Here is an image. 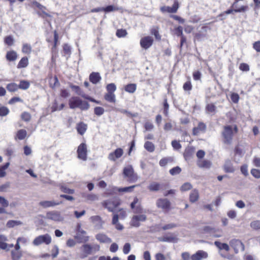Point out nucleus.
Listing matches in <instances>:
<instances>
[{
  "mask_svg": "<svg viewBox=\"0 0 260 260\" xmlns=\"http://www.w3.org/2000/svg\"><path fill=\"white\" fill-rule=\"evenodd\" d=\"M238 132V128L236 124L233 126L231 125L224 126L221 134L223 143L226 145L231 144L235 134H237Z\"/></svg>",
  "mask_w": 260,
  "mask_h": 260,
  "instance_id": "nucleus-1",
  "label": "nucleus"
},
{
  "mask_svg": "<svg viewBox=\"0 0 260 260\" xmlns=\"http://www.w3.org/2000/svg\"><path fill=\"white\" fill-rule=\"evenodd\" d=\"M69 105L71 109L79 108L81 110H87L89 108V104L85 101H82L78 96H72L69 100Z\"/></svg>",
  "mask_w": 260,
  "mask_h": 260,
  "instance_id": "nucleus-2",
  "label": "nucleus"
},
{
  "mask_svg": "<svg viewBox=\"0 0 260 260\" xmlns=\"http://www.w3.org/2000/svg\"><path fill=\"white\" fill-rule=\"evenodd\" d=\"M100 249V246L97 244H85L81 247V252L80 254L81 258H84L88 255L92 254L98 251Z\"/></svg>",
  "mask_w": 260,
  "mask_h": 260,
  "instance_id": "nucleus-3",
  "label": "nucleus"
},
{
  "mask_svg": "<svg viewBox=\"0 0 260 260\" xmlns=\"http://www.w3.org/2000/svg\"><path fill=\"white\" fill-rule=\"evenodd\" d=\"M102 206L106 208L109 212H114L121 204V201L118 198L105 200L102 202Z\"/></svg>",
  "mask_w": 260,
  "mask_h": 260,
  "instance_id": "nucleus-4",
  "label": "nucleus"
},
{
  "mask_svg": "<svg viewBox=\"0 0 260 260\" xmlns=\"http://www.w3.org/2000/svg\"><path fill=\"white\" fill-rule=\"evenodd\" d=\"M123 174L124 177L127 178V181L129 183H134L138 180V175L135 173L131 166L125 167L123 170Z\"/></svg>",
  "mask_w": 260,
  "mask_h": 260,
  "instance_id": "nucleus-5",
  "label": "nucleus"
},
{
  "mask_svg": "<svg viewBox=\"0 0 260 260\" xmlns=\"http://www.w3.org/2000/svg\"><path fill=\"white\" fill-rule=\"evenodd\" d=\"M156 205L158 208L161 209L165 213L169 212L171 209V203L167 198L157 199Z\"/></svg>",
  "mask_w": 260,
  "mask_h": 260,
  "instance_id": "nucleus-6",
  "label": "nucleus"
},
{
  "mask_svg": "<svg viewBox=\"0 0 260 260\" xmlns=\"http://www.w3.org/2000/svg\"><path fill=\"white\" fill-rule=\"evenodd\" d=\"M51 241V237L49 234H46L36 237L32 241V244L35 246H39L42 244L49 245Z\"/></svg>",
  "mask_w": 260,
  "mask_h": 260,
  "instance_id": "nucleus-7",
  "label": "nucleus"
},
{
  "mask_svg": "<svg viewBox=\"0 0 260 260\" xmlns=\"http://www.w3.org/2000/svg\"><path fill=\"white\" fill-rule=\"evenodd\" d=\"M70 87L78 95H80L82 98H84V99L87 100L90 102H92L98 104H100V101H97V100H95L94 99H93V98L85 94L79 86L75 85H73V84H71L70 85Z\"/></svg>",
  "mask_w": 260,
  "mask_h": 260,
  "instance_id": "nucleus-8",
  "label": "nucleus"
},
{
  "mask_svg": "<svg viewBox=\"0 0 260 260\" xmlns=\"http://www.w3.org/2000/svg\"><path fill=\"white\" fill-rule=\"evenodd\" d=\"M179 8V3L178 0H174L173 4L172 7L162 6L160 8V10L162 13H176L177 12Z\"/></svg>",
  "mask_w": 260,
  "mask_h": 260,
  "instance_id": "nucleus-9",
  "label": "nucleus"
},
{
  "mask_svg": "<svg viewBox=\"0 0 260 260\" xmlns=\"http://www.w3.org/2000/svg\"><path fill=\"white\" fill-rule=\"evenodd\" d=\"M169 186L168 183L160 184L157 182H152L148 186V189L150 191L156 192L161 189H165Z\"/></svg>",
  "mask_w": 260,
  "mask_h": 260,
  "instance_id": "nucleus-10",
  "label": "nucleus"
},
{
  "mask_svg": "<svg viewBox=\"0 0 260 260\" xmlns=\"http://www.w3.org/2000/svg\"><path fill=\"white\" fill-rule=\"evenodd\" d=\"M153 38L150 36L142 37L140 41L141 48L145 50L149 49L153 45Z\"/></svg>",
  "mask_w": 260,
  "mask_h": 260,
  "instance_id": "nucleus-11",
  "label": "nucleus"
},
{
  "mask_svg": "<svg viewBox=\"0 0 260 260\" xmlns=\"http://www.w3.org/2000/svg\"><path fill=\"white\" fill-rule=\"evenodd\" d=\"M78 157L83 160L87 159V146L85 143H82L78 147L77 151Z\"/></svg>",
  "mask_w": 260,
  "mask_h": 260,
  "instance_id": "nucleus-12",
  "label": "nucleus"
},
{
  "mask_svg": "<svg viewBox=\"0 0 260 260\" xmlns=\"http://www.w3.org/2000/svg\"><path fill=\"white\" fill-rule=\"evenodd\" d=\"M207 129L206 124L202 121L198 123V125L192 128V135L198 136L200 133H205Z\"/></svg>",
  "mask_w": 260,
  "mask_h": 260,
  "instance_id": "nucleus-13",
  "label": "nucleus"
},
{
  "mask_svg": "<svg viewBox=\"0 0 260 260\" xmlns=\"http://www.w3.org/2000/svg\"><path fill=\"white\" fill-rule=\"evenodd\" d=\"M147 219L144 214L134 215L131 221V225L134 227H139L140 225V221H145Z\"/></svg>",
  "mask_w": 260,
  "mask_h": 260,
  "instance_id": "nucleus-14",
  "label": "nucleus"
},
{
  "mask_svg": "<svg viewBox=\"0 0 260 260\" xmlns=\"http://www.w3.org/2000/svg\"><path fill=\"white\" fill-rule=\"evenodd\" d=\"M132 209L134 210L135 213L139 214L143 212V208L139 203V199L136 197L134 199V201L130 205Z\"/></svg>",
  "mask_w": 260,
  "mask_h": 260,
  "instance_id": "nucleus-15",
  "label": "nucleus"
},
{
  "mask_svg": "<svg viewBox=\"0 0 260 260\" xmlns=\"http://www.w3.org/2000/svg\"><path fill=\"white\" fill-rule=\"evenodd\" d=\"M230 244L236 253H237L239 249L244 250V245L240 240L233 239L230 242Z\"/></svg>",
  "mask_w": 260,
  "mask_h": 260,
  "instance_id": "nucleus-16",
  "label": "nucleus"
},
{
  "mask_svg": "<svg viewBox=\"0 0 260 260\" xmlns=\"http://www.w3.org/2000/svg\"><path fill=\"white\" fill-rule=\"evenodd\" d=\"M249 9V7L247 5H243L241 6L240 8L235 9H230L225 11L219 14L218 17H221L224 14H230L233 13V12L235 13L245 12Z\"/></svg>",
  "mask_w": 260,
  "mask_h": 260,
  "instance_id": "nucleus-17",
  "label": "nucleus"
},
{
  "mask_svg": "<svg viewBox=\"0 0 260 260\" xmlns=\"http://www.w3.org/2000/svg\"><path fill=\"white\" fill-rule=\"evenodd\" d=\"M123 154V150L121 148L116 149L113 152L108 155V159L111 161H116V159L120 158Z\"/></svg>",
  "mask_w": 260,
  "mask_h": 260,
  "instance_id": "nucleus-18",
  "label": "nucleus"
},
{
  "mask_svg": "<svg viewBox=\"0 0 260 260\" xmlns=\"http://www.w3.org/2000/svg\"><path fill=\"white\" fill-rule=\"evenodd\" d=\"M46 216L48 219L56 221H61L63 219L60 213L56 211L48 212L46 214Z\"/></svg>",
  "mask_w": 260,
  "mask_h": 260,
  "instance_id": "nucleus-19",
  "label": "nucleus"
},
{
  "mask_svg": "<svg viewBox=\"0 0 260 260\" xmlns=\"http://www.w3.org/2000/svg\"><path fill=\"white\" fill-rule=\"evenodd\" d=\"M159 241L161 242H177L178 238L173 233H169V234L164 236L162 237L159 238Z\"/></svg>",
  "mask_w": 260,
  "mask_h": 260,
  "instance_id": "nucleus-20",
  "label": "nucleus"
},
{
  "mask_svg": "<svg viewBox=\"0 0 260 260\" xmlns=\"http://www.w3.org/2000/svg\"><path fill=\"white\" fill-rule=\"evenodd\" d=\"M59 44V36L57 31L55 30L53 31V42L52 47L51 48V52L52 54H56L57 53V48Z\"/></svg>",
  "mask_w": 260,
  "mask_h": 260,
  "instance_id": "nucleus-21",
  "label": "nucleus"
},
{
  "mask_svg": "<svg viewBox=\"0 0 260 260\" xmlns=\"http://www.w3.org/2000/svg\"><path fill=\"white\" fill-rule=\"evenodd\" d=\"M208 256L207 252L203 250H198L196 253L192 254L190 258L191 260H202L203 258H206Z\"/></svg>",
  "mask_w": 260,
  "mask_h": 260,
  "instance_id": "nucleus-22",
  "label": "nucleus"
},
{
  "mask_svg": "<svg viewBox=\"0 0 260 260\" xmlns=\"http://www.w3.org/2000/svg\"><path fill=\"white\" fill-rule=\"evenodd\" d=\"M102 79V78L98 72H92L89 76V81L93 84H96Z\"/></svg>",
  "mask_w": 260,
  "mask_h": 260,
  "instance_id": "nucleus-23",
  "label": "nucleus"
},
{
  "mask_svg": "<svg viewBox=\"0 0 260 260\" xmlns=\"http://www.w3.org/2000/svg\"><path fill=\"white\" fill-rule=\"evenodd\" d=\"M61 203L60 202H56L53 201H43L39 203V205L44 208H47L49 207H54L56 205H58Z\"/></svg>",
  "mask_w": 260,
  "mask_h": 260,
  "instance_id": "nucleus-24",
  "label": "nucleus"
},
{
  "mask_svg": "<svg viewBox=\"0 0 260 260\" xmlns=\"http://www.w3.org/2000/svg\"><path fill=\"white\" fill-rule=\"evenodd\" d=\"M18 57L17 52L14 50H10L6 53V58L7 61H15Z\"/></svg>",
  "mask_w": 260,
  "mask_h": 260,
  "instance_id": "nucleus-25",
  "label": "nucleus"
},
{
  "mask_svg": "<svg viewBox=\"0 0 260 260\" xmlns=\"http://www.w3.org/2000/svg\"><path fill=\"white\" fill-rule=\"evenodd\" d=\"M87 129V125L83 122H80L76 125V129L78 133L81 135H83Z\"/></svg>",
  "mask_w": 260,
  "mask_h": 260,
  "instance_id": "nucleus-26",
  "label": "nucleus"
},
{
  "mask_svg": "<svg viewBox=\"0 0 260 260\" xmlns=\"http://www.w3.org/2000/svg\"><path fill=\"white\" fill-rule=\"evenodd\" d=\"M199 199V191L196 189H193L189 194V202L191 203H195L198 201Z\"/></svg>",
  "mask_w": 260,
  "mask_h": 260,
  "instance_id": "nucleus-27",
  "label": "nucleus"
},
{
  "mask_svg": "<svg viewBox=\"0 0 260 260\" xmlns=\"http://www.w3.org/2000/svg\"><path fill=\"white\" fill-rule=\"evenodd\" d=\"M194 153V148L193 147L186 148L184 152V157L186 160L189 159Z\"/></svg>",
  "mask_w": 260,
  "mask_h": 260,
  "instance_id": "nucleus-28",
  "label": "nucleus"
},
{
  "mask_svg": "<svg viewBox=\"0 0 260 260\" xmlns=\"http://www.w3.org/2000/svg\"><path fill=\"white\" fill-rule=\"evenodd\" d=\"M159 27L158 26H153L150 29L151 35H153L156 40L157 41H160L161 39V36L159 34Z\"/></svg>",
  "mask_w": 260,
  "mask_h": 260,
  "instance_id": "nucleus-29",
  "label": "nucleus"
},
{
  "mask_svg": "<svg viewBox=\"0 0 260 260\" xmlns=\"http://www.w3.org/2000/svg\"><path fill=\"white\" fill-rule=\"evenodd\" d=\"M95 238L101 243H110L111 242V239L103 234H97Z\"/></svg>",
  "mask_w": 260,
  "mask_h": 260,
  "instance_id": "nucleus-30",
  "label": "nucleus"
},
{
  "mask_svg": "<svg viewBox=\"0 0 260 260\" xmlns=\"http://www.w3.org/2000/svg\"><path fill=\"white\" fill-rule=\"evenodd\" d=\"M104 99L108 102L115 104L116 96L115 93L107 92L104 94Z\"/></svg>",
  "mask_w": 260,
  "mask_h": 260,
  "instance_id": "nucleus-31",
  "label": "nucleus"
},
{
  "mask_svg": "<svg viewBox=\"0 0 260 260\" xmlns=\"http://www.w3.org/2000/svg\"><path fill=\"white\" fill-rule=\"evenodd\" d=\"M118 192H119V188L111 186L106 189L105 193L107 196H112L117 194Z\"/></svg>",
  "mask_w": 260,
  "mask_h": 260,
  "instance_id": "nucleus-32",
  "label": "nucleus"
},
{
  "mask_svg": "<svg viewBox=\"0 0 260 260\" xmlns=\"http://www.w3.org/2000/svg\"><path fill=\"white\" fill-rule=\"evenodd\" d=\"M197 165L199 168L209 169L211 166V163L208 160H199Z\"/></svg>",
  "mask_w": 260,
  "mask_h": 260,
  "instance_id": "nucleus-33",
  "label": "nucleus"
},
{
  "mask_svg": "<svg viewBox=\"0 0 260 260\" xmlns=\"http://www.w3.org/2000/svg\"><path fill=\"white\" fill-rule=\"evenodd\" d=\"M205 111L208 114H215L216 112V107L213 103L207 104L205 107Z\"/></svg>",
  "mask_w": 260,
  "mask_h": 260,
  "instance_id": "nucleus-34",
  "label": "nucleus"
},
{
  "mask_svg": "<svg viewBox=\"0 0 260 260\" xmlns=\"http://www.w3.org/2000/svg\"><path fill=\"white\" fill-rule=\"evenodd\" d=\"M28 64V59L26 56H24L21 58L17 66V68L18 69H22L26 68Z\"/></svg>",
  "mask_w": 260,
  "mask_h": 260,
  "instance_id": "nucleus-35",
  "label": "nucleus"
},
{
  "mask_svg": "<svg viewBox=\"0 0 260 260\" xmlns=\"http://www.w3.org/2000/svg\"><path fill=\"white\" fill-rule=\"evenodd\" d=\"M223 170L225 173H233L235 171L234 167L231 161L225 162L223 166Z\"/></svg>",
  "mask_w": 260,
  "mask_h": 260,
  "instance_id": "nucleus-36",
  "label": "nucleus"
},
{
  "mask_svg": "<svg viewBox=\"0 0 260 260\" xmlns=\"http://www.w3.org/2000/svg\"><path fill=\"white\" fill-rule=\"evenodd\" d=\"M112 223L115 225V228L118 230H122L123 226L122 224L118 222V215L114 214L112 218Z\"/></svg>",
  "mask_w": 260,
  "mask_h": 260,
  "instance_id": "nucleus-37",
  "label": "nucleus"
},
{
  "mask_svg": "<svg viewBox=\"0 0 260 260\" xmlns=\"http://www.w3.org/2000/svg\"><path fill=\"white\" fill-rule=\"evenodd\" d=\"M27 132L25 129H21L18 131L16 133L15 136V140L18 139L19 140H22L25 139L26 137Z\"/></svg>",
  "mask_w": 260,
  "mask_h": 260,
  "instance_id": "nucleus-38",
  "label": "nucleus"
},
{
  "mask_svg": "<svg viewBox=\"0 0 260 260\" xmlns=\"http://www.w3.org/2000/svg\"><path fill=\"white\" fill-rule=\"evenodd\" d=\"M30 86V82L27 80H21L18 85V89L22 90H26L29 88Z\"/></svg>",
  "mask_w": 260,
  "mask_h": 260,
  "instance_id": "nucleus-39",
  "label": "nucleus"
},
{
  "mask_svg": "<svg viewBox=\"0 0 260 260\" xmlns=\"http://www.w3.org/2000/svg\"><path fill=\"white\" fill-rule=\"evenodd\" d=\"M136 89L137 85L135 83L128 84L124 86L125 91L130 93H134Z\"/></svg>",
  "mask_w": 260,
  "mask_h": 260,
  "instance_id": "nucleus-40",
  "label": "nucleus"
},
{
  "mask_svg": "<svg viewBox=\"0 0 260 260\" xmlns=\"http://www.w3.org/2000/svg\"><path fill=\"white\" fill-rule=\"evenodd\" d=\"M21 51L25 54H30L32 51V47L30 44L28 43L23 44Z\"/></svg>",
  "mask_w": 260,
  "mask_h": 260,
  "instance_id": "nucleus-41",
  "label": "nucleus"
},
{
  "mask_svg": "<svg viewBox=\"0 0 260 260\" xmlns=\"http://www.w3.org/2000/svg\"><path fill=\"white\" fill-rule=\"evenodd\" d=\"M6 88L10 92H14L18 90V85L14 82L8 84Z\"/></svg>",
  "mask_w": 260,
  "mask_h": 260,
  "instance_id": "nucleus-42",
  "label": "nucleus"
},
{
  "mask_svg": "<svg viewBox=\"0 0 260 260\" xmlns=\"http://www.w3.org/2000/svg\"><path fill=\"white\" fill-rule=\"evenodd\" d=\"M39 16L42 18L45 19L46 21L48 22L49 25L51 24V21L52 19V16L46 13V12L42 11L41 12L38 13Z\"/></svg>",
  "mask_w": 260,
  "mask_h": 260,
  "instance_id": "nucleus-43",
  "label": "nucleus"
},
{
  "mask_svg": "<svg viewBox=\"0 0 260 260\" xmlns=\"http://www.w3.org/2000/svg\"><path fill=\"white\" fill-rule=\"evenodd\" d=\"M173 161V158L171 157H164L161 158L159 162V165L161 167H165L168 164L172 163Z\"/></svg>",
  "mask_w": 260,
  "mask_h": 260,
  "instance_id": "nucleus-44",
  "label": "nucleus"
},
{
  "mask_svg": "<svg viewBox=\"0 0 260 260\" xmlns=\"http://www.w3.org/2000/svg\"><path fill=\"white\" fill-rule=\"evenodd\" d=\"M188 80L183 84V89L185 91L189 92L192 89V85L190 77H188Z\"/></svg>",
  "mask_w": 260,
  "mask_h": 260,
  "instance_id": "nucleus-45",
  "label": "nucleus"
},
{
  "mask_svg": "<svg viewBox=\"0 0 260 260\" xmlns=\"http://www.w3.org/2000/svg\"><path fill=\"white\" fill-rule=\"evenodd\" d=\"M144 147L145 149L149 152H152L155 150L154 145L150 141H146L144 143Z\"/></svg>",
  "mask_w": 260,
  "mask_h": 260,
  "instance_id": "nucleus-46",
  "label": "nucleus"
},
{
  "mask_svg": "<svg viewBox=\"0 0 260 260\" xmlns=\"http://www.w3.org/2000/svg\"><path fill=\"white\" fill-rule=\"evenodd\" d=\"M11 253L12 260H19L22 256L21 251L12 250Z\"/></svg>",
  "mask_w": 260,
  "mask_h": 260,
  "instance_id": "nucleus-47",
  "label": "nucleus"
},
{
  "mask_svg": "<svg viewBox=\"0 0 260 260\" xmlns=\"http://www.w3.org/2000/svg\"><path fill=\"white\" fill-rule=\"evenodd\" d=\"M214 244L220 250L224 249L226 251H229L230 247L226 243H222L219 241H215Z\"/></svg>",
  "mask_w": 260,
  "mask_h": 260,
  "instance_id": "nucleus-48",
  "label": "nucleus"
},
{
  "mask_svg": "<svg viewBox=\"0 0 260 260\" xmlns=\"http://www.w3.org/2000/svg\"><path fill=\"white\" fill-rule=\"evenodd\" d=\"M7 239L3 235H0V248L6 250L8 247V245L5 242Z\"/></svg>",
  "mask_w": 260,
  "mask_h": 260,
  "instance_id": "nucleus-49",
  "label": "nucleus"
},
{
  "mask_svg": "<svg viewBox=\"0 0 260 260\" xmlns=\"http://www.w3.org/2000/svg\"><path fill=\"white\" fill-rule=\"evenodd\" d=\"M127 35V32L124 29H118L116 32V35L118 38H124Z\"/></svg>",
  "mask_w": 260,
  "mask_h": 260,
  "instance_id": "nucleus-50",
  "label": "nucleus"
},
{
  "mask_svg": "<svg viewBox=\"0 0 260 260\" xmlns=\"http://www.w3.org/2000/svg\"><path fill=\"white\" fill-rule=\"evenodd\" d=\"M9 162H7L5 165L0 167V178L4 177L6 176L5 170L9 167Z\"/></svg>",
  "mask_w": 260,
  "mask_h": 260,
  "instance_id": "nucleus-51",
  "label": "nucleus"
},
{
  "mask_svg": "<svg viewBox=\"0 0 260 260\" xmlns=\"http://www.w3.org/2000/svg\"><path fill=\"white\" fill-rule=\"evenodd\" d=\"M31 116L30 113L27 112H23L21 114V118L25 122H28L30 120Z\"/></svg>",
  "mask_w": 260,
  "mask_h": 260,
  "instance_id": "nucleus-52",
  "label": "nucleus"
},
{
  "mask_svg": "<svg viewBox=\"0 0 260 260\" xmlns=\"http://www.w3.org/2000/svg\"><path fill=\"white\" fill-rule=\"evenodd\" d=\"M192 185L189 182L183 183L180 187V190L183 192L188 191L192 188Z\"/></svg>",
  "mask_w": 260,
  "mask_h": 260,
  "instance_id": "nucleus-53",
  "label": "nucleus"
},
{
  "mask_svg": "<svg viewBox=\"0 0 260 260\" xmlns=\"http://www.w3.org/2000/svg\"><path fill=\"white\" fill-rule=\"evenodd\" d=\"M106 88L107 92L108 93H114V92L116 90V86L114 83H110L107 84Z\"/></svg>",
  "mask_w": 260,
  "mask_h": 260,
  "instance_id": "nucleus-54",
  "label": "nucleus"
},
{
  "mask_svg": "<svg viewBox=\"0 0 260 260\" xmlns=\"http://www.w3.org/2000/svg\"><path fill=\"white\" fill-rule=\"evenodd\" d=\"M14 40L11 36H6L4 39V43L9 46H11L14 44Z\"/></svg>",
  "mask_w": 260,
  "mask_h": 260,
  "instance_id": "nucleus-55",
  "label": "nucleus"
},
{
  "mask_svg": "<svg viewBox=\"0 0 260 260\" xmlns=\"http://www.w3.org/2000/svg\"><path fill=\"white\" fill-rule=\"evenodd\" d=\"M163 106V113L165 116H167L168 115L169 105V104L168 103V100L167 98H165L164 100Z\"/></svg>",
  "mask_w": 260,
  "mask_h": 260,
  "instance_id": "nucleus-56",
  "label": "nucleus"
},
{
  "mask_svg": "<svg viewBox=\"0 0 260 260\" xmlns=\"http://www.w3.org/2000/svg\"><path fill=\"white\" fill-rule=\"evenodd\" d=\"M234 151L235 155L242 156L243 154V149L240 147L239 145H237L235 147Z\"/></svg>",
  "mask_w": 260,
  "mask_h": 260,
  "instance_id": "nucleus-57",
  "label": "nucleus"
},
{
  "mask_svg": "<svg viewBox=\"0 0 260 260\" xmlns=\"http://www.w3.org/2000/svg\"><path fill=\"white\" fill-rule=\"evenodd\" d=\"M181 172V169L178 167H175L170 169L169 171V173L172 176H174L177 174H179Z\"/></svg>",
  "mask_w": 260,
  "mask_h": 260,
  "instance_id": "nucleus-58",
  "label": "nucleus"
},
{
  "mask_svg": "<svg viewBox=\"0 0 260 260\" xmlns=\"http://www.w3.org/2000/svg\"><path fill=\"white\" fill-rule=\"evenodd\" d=\"M103 11L106 12H112L114 11H118L119 10V8L116 7H114L112 5H109L106 7L102 8Z\"/></svg>",
  "mask_w": 260,
  "mask_h": 260,
  "instance_id": "nucleus-59",
  "label": "nucleus"
},
{
  "mask_svg": "<svg viewBox=\"0 0 260 260\" xmlns=\"http://www.w3.org/2000/svg\"><path fill=\"white\" fill-rule=\"evenodd\" d=\"M250 227L255 230H258L260 229V220H256L252 221L250 223Z\"/></svg>",
  "mask_w": 260,
  "mask_h": 260,
  "instance_id": "nucleus-60",
  "label": "nucleus"
},
{
  "mask_svg": "<svg viewBox=\"0 0 260 260\" xmlns=\"http://www.w3.org/2000/svg\"><path fill=\"white\" fill-rule=\"evenodd\" d=\"M105 110L103 107H96L94 109V113L97 116H101L104 114Z\"/></svg>",
  "mask_w": 260,
  "mask_h": 260,
  "instance_id": "nucleus-61",
  "label": "nucleus"
},
{
  "mask_svg": "<svg viewBox=\"0 0 260 260\" xmlns=\"http://www.w3.org/2000/svg\"><path fill=\"white\" fill-rule=\"evenodd\" d=\"M9 112L10 111L7 107L2 106L0 107V116H5L9 114Z\"/></svg>",
  "mask_w": 260,
  "mask_h": 260,
  "instance_id": "nucleus-62",
  "label": "nucleus"
},
{
  "mask_svg": "<svg viewBox=\"0 0 260 260\" xmlns=\"http://www.w3.org/2000/svg\"><path fill=\"white\" fill-rule=\"evenodd\" d=\"M174 31L175 35L178 37H181L183 36V28L181 26H178L175 27L174 28Z\"/></svg>",
  "mask_w": 260,
  "mask_h": 260,
  "instance_id": "nucleus-63",
  "label": "nucleus"
},
{
  "mask_svg": "<svg viewBox=\"0 0 260 260\" xmlns=\"http://www.w3.org/2000/svg\"><path fill=\"white\" fill-rule=\"evenodd\" d=\"M250 173L255 178H260V170L252 169L250 171Z\"/></svg>",
  "mask_w": 260,
  "mask_h": 260,
  "instance_id": "nucleus-64",
  "label": "nucleus"
}]
</instances>
